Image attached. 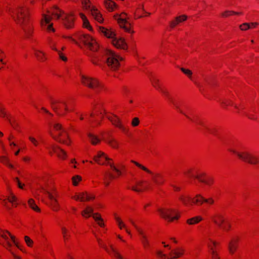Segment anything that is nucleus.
Segmentation results:
<instances>
[{"label": "nucleus", "instance_id": "20", "mask_svg": "<svg viewBox=\"0 0 259 259\" xmlns=\"http://www.w3.org/2000/svg\"><path fill=\"white\" fill-rule=\"evenodd\" d=\"M104 6L109 12H113L118 8L115 3L111 0H105Z\"/></svg>", "mask_w": 259, "mask_h": 259}, {"label": "nucleus", "instance_id": "54", "mask_svg": "<svg viewBox=\"0 0 259 259\" xmlns=\"http://www.w3.org/2000/svg\"><path fill=\"white\" fill-rule=\"evenodd\" d=\"M108 30V29L104 27H103V26L99 27V31H100V32H102V33L107 32Z\"/></svg>", "mask_w": 259, "mask_h": 259}, {"label": "nucleus", "instance_id": "11", "mask_svg": "<svg viewBox=\"0 0 259 259\" xmlns=\"http://www.w3.org/2000/svg\"><path fill=\"white\" fill-rule=\"evenodd\" d=\"M75 16L73 13L66 14L65 17L63 19V25L66 29H72L75 26Z\"/></svg>", "mask_w": 259, "mask_h": 259}, {"label": "nucleus", "instance_id": "2", "mask_svg": "<svg viewBox=\"0 0 259 259\" xmlns=\"http://www.w3.org/2000/svg\"><path fill=\"white\" fill-rule=\"evenodd\" d=\"M63 13L64 12L56 6L50 9L44 10L40 20L41 30L48 32H54L57 31V29L52 21L53 19H59Z\"/></svg>", "mask_w": 259, "mask_h": 259}, {"label": "nucleus", "instance_id": "44", "mask_svg": "<svg viewBox=\"0 0 259 259\" xmlns=\"http://www.w3.org/2000/svg\"><path fill=\"white\" fill-rule=\"evenodd\" d=\"M72 183L74 186H76L78 183L81 180V177L79 176H75L72 178Z\"/></svg>", "mask_w": 259, "mask_h": 259}, {"label": "nucleus", "instance_id": "42", "mask_svg": "<svg viewBox=\"0 0 259 259\" xmlns=\"http://www.w3.org/2000/svg\"><path fill=\"white\" fill-rule=\"evenodd\" d=\"M180 69L184 74H185L190 79H192V71L188 69H185V68H183V67L181 68Z\"/></svg>", "mask_w": 259, "mask_h": 259}, {"label": "nucleus", "instance_id": "43", "mask_svg": "<svg viewBox=\"0 0 259 259\" xmlns=\"http://www.w3.org/2000/svg\"><path fill=\"white\" fill-rule=\"evenodd\" d=\"M115 219L116 220L118 224V225L120 229H121L122 228L125 227V225L119 217H117L116 215H115Z\"/></svg>", "mask_w": 259, "mask_h": 259}, {"label": "nucleus", "instance_id": "35", "mask_svg": "<svg viewBox=\"0 0 259 259\" xmlns=\"http://www.w3.org/2000/svg\"><path fill=\"white\" fill-rule=\"evenodd\" d=\"M98 215V213H94L93 214V217L96 221L98 222V224L100 226L103 227L104 223H103V220L100 215L97 216Z\"/></svg>", "mask_w": 259, "mask_h": 259}, {"label": "nucleus", "instance_id": "55", "mask_svg": "<svg viewBox=\"0 0 259 259\" xmlns=\"http://www.w3.org/2000/svg\"><path fill=\"white\" fill-rule=\"evenodd\" d=\"M157 254L161 257H163L165 259H169V257H167L166 255L163 253L161 251H158L157 252Z\"/></svg>", "mask_w": 259, "mask_h": 259}, {"label": "nucleus", "instance_id": "45", "mask_svg": "<svg viewBox=\"0 0 259 259\" xmlns=\"http://www.w3.org/2000/svg\"><path fill=\"white\" fill-rule=\"evenodd\" d=\"M151 82L152 83L153 85L155 88H156V89L159 90V91L160 90V89H161V87L158 84V82H159L158 79H152V80H151Z\"/></svg>", "mask_w": 259, "mask_h": 259}, {"label": "nucleus", "instance_id": "24", "mask_svg": "<svg viewBox=\"0 0 259 259\" xmlns=\"http://www.w3.org/2000/svg\"><path fill=\"white\" fill-rule=\"evenodd\" d=\"M237 242L238 240L236 239L232 240L229 243L228 249L230 253L233 254L236 250L237 248Z\"/></svg>", "mask_w": 259, "mask_h": 259}, {"label": "nucleus", "instance_id": "4", "mask_svg": "<svg viewBox=\"0 0 259 259\" xmlns=\"http://www.w3.org/2000/svg\"><path fill=\"white\" fill-rule=\"evenodd\" d=\"M114 18L117 21L119 26L123 28L125 31L135 32L134 27L132 25L129 18L126 13L116 14L114 15Z\"/></svg>", "mask_w": 259, "mask_h": 259}, {"label": "nucleus", "instance_id": "37", "mask_svg": "<svg viewBox=\"0 0 259 259\" xmlns=\"http://www.w3.org/2000/svg\"><path fill=\"white\" fill-rule=\"evenodd\" d=\"M195 178L198 179L200 182L204 183L208 185H211L213 183V180L211 178H209L207 180H204L201 179L200 176H196Z\"/></svg>", "mask_w": 259, "mask_h": 259}, {"label": "nucleus", "instance_id": "52", "mask_svg": "<svg viewBox=\"0 0 259 259\" xmlns=\"http://www.w3.org/2000/svg\"><path fill=\"white\" fill-rule=\"evenodd\" d=\"M6 232L10 236V237H11V239L12 240L13 243L16 245V246L17 247L19 248L18 245L17 244V243L15 241V237L14 236L12 235L8 231L6 230Z\"/></svg>", "mask_w": 259, "mask_h": 259}, {"label": "nucleus", "instance_id": "7", "mask_svg": "<svg viewBox=\"0 0 259 259\" xmlns=\"http://www.w3.org/2000/svg\"><path fill=\"white\" fill-rule=\"evenodd\" d=\"M105 36L111 39L112 45L118 49L126 50L127 45L124 39L122 37L115 36V33H104Z\"/></svg>", "mask_w": 259, "mask_h": 259}, {"label": "nucleus", "instance_id": "31", "mask_svg": "<svg viewBox=\"0 0 259 259\" xmlns=\"http://www.w3.org/2000/svg\"><path fill=\"white\" fill-rule=\"evenodd\" d=\"M88 137L93 145H96L100 142V140L98 137L92 134L89 133L88 134Z\"/></svg>", "mask_w": 259, "mask_h": 259}, {"label": "nucleus", "instance_id": "14", "mask_svg": "<svg viewBox=\"0 0 259 259\" xmlns=\"http://www.w3.org/2000/svg\"><path fill=\"white\" fill-rule=\"evenodd\" d=\"M91 15L95 20L99 23H102L104 19L102 14L96 7H92L90 11Z\"/></svg>", "mask_w": 259, "mask_h": 259}, {"label": "nucleus", "instance_id": "3", "mask_svg": "<svg viewBox=\"0 0 259 259\" xmlns=\"http://www.w3.org/2000/svg\"><path fill=\"white\" fill-rule=\"evenodd\" d=\"M14 19L17 24L22 27L27 26L29 22L28 9L23 6L19 7L17 10L16 16H14Z\"/></svg>", "mask_w": 259, "mask_h": 259}, {"label": "nucleus", "instance_id": "34", "mask_svg": "<svg viewBox=\"0 0 259 259\" xmlns=\"http://www.w3.org/2000/svg\"><path fill=\"white\" fill-rule=\"evenodd\" d=\"M106 142L113 148L117 147L118 143L113 138L109 137L106 140Z\"/></svg>", "mask_w": 259, "mask_h": 259}, {"label": "nucleus", "instance_id": "63", "mask_svg": "<svg viewBox=\"0 0 259 259\" xmlns=\"http://www.w3.org/2000/svg\"><path fill=\"white\" fill-rule=\"evenodd\" d=\"M171 186L174 188V189L175 191H178L180 190V188L179 187H177V186H176L175 185H171Z\"/></svg>", "mask_w": 259, "mask_h": 259}, {"label": "nucleus", "instance_id": "57", "mask_svg": "<svg viewBox=\"0 0 259 259\" xmlns=\"http://www.w3.org/2000/svg\"><path fill=\"white\" fill-rule=\"evenodd\" d=\"M62 231L64 238L67 239V229L65 227H62Z\"/></svg>", "mask_w": 259, "mask_h": 259}, {"label": "nucleus", "instance_id": "16", "mask_svg": "<svg viewBox=\"0 0 259 259\" xmlns=\"http://www.w3.org/2000/svg\"><path fill=\"white\" fill-rule=\"evenodd\" d=\"M258 25L259 24L257 22L244 23L240 25L239 28L241 31H247L257 28Z\"/></svg>", "mask_w": 259, "mask_h": 259}, {"label": "nucleus", "instance_id": "21", "mask_svg": "<svg viewBox=\"0 0 259 259\" xmlns=\"http://www.w3.org/2000/svg\"><path fill=\"white\" fill-rule=\"evenodd\" d=\"M94 160L99 164H104L105 163L102 161L103 159L105 160H109L110 159L105 156V154L101 151H99L97 155L94 157Z\"/></svg>", "mask_w": 259, "mask_h": 259}, {"label": "nucleus", "instance_id": "58", "mask_svg": "<svg viewBox=\"0 0 259 259\" xmlns=\"http://www.w3.org/2000/svg\"><path fill=\"white\" fill-rule=\"evenodd\" d=\"M15 180L16 181V182L17 183V184H18V186L19 187V188H20V189H23V185H22L20 181L19 180L18 178H15Z\"/></svg>", "mask_w": 259, "mask_h": 259}, {"label": "nucleus", "instance_id": "15", "mask_svg": "<svg viewBox=\"0 0 259 259\" xmlns=\"http://www.w3.org/2000/svg\"><path fill=\"white\" fill-rule=\"evenodd\" d=\"M187 19V16L185 15H182L177 17L175 19L170 22L169 24V27L172 29L175 28L178 25H180Z\"/></svg>", "mask_w": 259, "mask_h": 259}, {"label": "nucleus", "instance_id": "49", "mask_svg": "<svg viewBox=\"0 0 259 259\" xmlns=\"http://www.w3.org/2000/svg\"><path fill=\"white\" fill-rule=\"evenodd\" d=\"M52 49L58 52V54L59 55V57H60V59H61L64 61H67V58L66 57L64 56L62 54V53H61L60 52V51H58L56 48H54L53 47H52Z\"/></svg>", "mask_w": 259, "mask_h": 259}, {"label": "nucleus", "instance_id": "46", "mask_svg": "<svg viewBox=\"0 0 259 259\" xmlns=\"http://www.w3.org/2000/svg\"><path fill=\"white\" fill-rule=\"evenodd\" d=\"M108 164L109 165H110L111 168L113 170H114L115 171H116L118 175L119 176V175H120L121 174V171L119 169L117 168L113 164H112V163H111L110 162H108Z\"/></svg>", "mask_w": 259, "mask_h": 259}, {"label": "nucleus", "instance_id": "39", "mask_svg": "<svg viewBox=\"0 0 259 259\" xmlns=\"http://www.w3.org/2000/svg\"><path fill=\"white\" fill-rule=\"evenodd\" d=\"M188 118H189V119H190L192 121H193L194 122H195L197 124H199L201 126H202V127H203L206 130H209V128L206 126L205 125V124H204V123L201 121V120H196V121L195 120H193L192 118H191L190 117H189L188 116H187L186 114L185 115Z\"/></svg>", "mask_w": 259, "mask_h": 259}, {"label": "nucleus", "instance_id": "17", "mask_svg": "<svg viewBox=\"0 0 259 259\" xmlns=\"http://www.w3.org/2000/svg\"><path fill=\"white\" fill-rule=\"evenodd\" d=\"M113 124L119 127L122 131L125 132L126 128L121 124L119 119L116 115H112L108 117Z\"/></svg>", "mask_w": 259, "mask_h": 259}, {"label": "nucleus", "instance_id": "6", "mask_svg": "<svg viewBox=\"0 0 259 259\" xmlns=\"http://www.w3.org/2000/svg\"><path fill=\"white\" fill-rule=\"evenodd\" d=\"M81 82L84 85L95 90L96 92H99L102 88V85L95 78L82 75Z\"/></svg>", "mask_w": 259, "mask_h": 259}, {"label": "nucleus", "instance_id": "64", "mask_svg": "<svg viewBox=\"0 0 259 259\" xmlns=\"http://www.w3.org/2000/svg\"><path fill=\"white\" fill-rule=\"evenodd\" d=\"M206 200H208V201L206 202L209 204H212L214 202L212 198L206 199Z\"/></svg>", "mask_w": 259, "mask_h": 259}, {"label": "nucleus", "instance_id": "47", "mask_svg": "<svg viewBox=\"0 0 259 259\" xmlns=\"http://www.w3.org/2000/svg\"><path fill=\"white\" fill-rule=\"evenodd\" d=\"M78 195L80 196L79 197H80V200L81 201H83L85 200H86V199H87V195H88V194H87V193L86 192L80 193Z\"/></svg>", "mask_w": 259, "mask_h": 259}, {"label": "nucleus", "instance_id": "27", "mask_svg": "<svg viewBox=\"0 0 259 259\" xmlns=\"http://www.w3.org/2000/svg\"><path fill=\"white\" fill-rule=\"evenodd\" d=\"M179 199L182 202V203L185 205H188L189 202L191 201L192 198L190 196H185L181 195L179 196Z\"/></svg>", "mask_w": 259, "mask_h": 259}, {"label": "nucleus", "instance_id": "28", "mask_svg": "<svg viewBox=\"0 0 259 259\" xmlns=\"http://www.w3.org/2000/svg\"><path fill=\"white\" fill-rule=\"evenodd\" d=\"M241 12H236L233 11H226L221 14L223 17L227 18L234 15H241Z\"/></svg>", "mask_w": 259, "mask_h": 259}, {"label": "nucleus", "instance_id": "19", "mask_svg": "<svg viewBox=\"0 0 259 259\" xmlns=\"http://www.w3.org/2000/svg\"><path fill=\"white\" fill-rule=\"evenodd\" d=\"M48 195L49 199L51 200V202L50 203V206L52 207L53 210L57 211L59 209V205L58 203L57 200L54 198L53 195L48 191H46Z\"/></svg>", "mask_w": 259, "mask_h": 259}, {"label": "nucleus", "instance_id": "29", "mask_svg": "<svg viewBox=\"0 0 259 259\" xmlns=\"http://www.w3.org/2000/svg\"><path fill=\"white\" fill-rule=\"evenodd\" d=\"M82 6L83 9L90 10V11H91L92 7H94L92 5L90 0H83L82 1Z\"/></svg>", "mask_w": 259, "mask_h": 259}, {"label": "nucleus", "instance_id": "5", "mask_svg": "<svg viewBox=\"0 0 259 259\" xmlns=\"http://www.w3.org/2000/svg\"><path fill=\"white\" fill-rule=\"evenodd\" d=\"M229 151L236 154L242 161L250 164L255 165L259 163V158L247 151L239 152L236 150L230 149Z\"/></svg>", "mask_w": 259, "mask_h": 259}, {"label": "nucleus", "instance_id": "9", "mask_svg": "<svg viewBox=\"0 0 259 259\" xmlns=\"http://www.w3.org/2000/svg\"><path fill=\"white\" fill-rule=\"evenodd\" d=\"M53 126H54V129L56 131L58 132V137H55V136H52L53 138L55 140H56L57 141H58L60 143L69 145V143L68 142H67L65 140L61 138V137L63 136L62 134L63 133H64L65 134V136L66 137V138H68V135H67V133L66 130L64 128H63L62 127V125L59 123H55Z\"/></svg>", "mask_w": 259, "mask_h": 259}, {"label": "nucleus", "instance_id": "51", "mask_svg": "<svg viewBox=\"0 0 259 259\" xmlns=\"http://www.w3.org/2000/svg\"><path fill=\"white\" fill-rule=\"evenodd\" d=\"M208 247L210 248V249L211 250V254H212V259H220L219 257L218 256V254H216L214 252V251L213 250V248L212 247H210V245L208 244Z\"/></svg>", "mask_w": 259, "mask_h": 259}, {"label": "nucleus", "instance_id": "30", "mask_svg": "<svg viewBox=\"0 0 259 259\" xmlns=\"http://www.w3.org/2000/svg\"><path fill=\"white\" fill-rule=\"evenodd\" d=\"M35 51V56L36 57L38 60L44 61L45 60L46 58L44 57L45 54L38 50H36L35 49H33Z\"/></svg>", "mask_w": 259, "mask_h": 259}, {"label": "nucleus", "instance_id": "38", "mask_svg": "<svg viewBox=\"0 0 259 259\" xmlns=\"http://www.w3.org/2000/svg\"><path fill=\"white\" fill-rule=\"evenodd\" d=\"M0 161L3 163L8 165L10 168H13V166L9 163V160L8 158L5 156H1L0 157Z\"/></svg>", "mask_w": 259, "mask_h": 259}, {"label": "nucleus", "instance_id": "13", "mask_svg": "<svg viewBox=\"0 0 259 259\" xmlns=\"http://www.w3.org/2000/svg\"><path fill=\"white\" fill-rule=\"evenodd\" d=\"M130 221L132 224V225L137 229L138 233L141 236V242L145 248H147L149 246L150 244L148 240L147 237L146 235L144 234L143 232L139 229L137 226L135 224L134 222L132 220H130Z\"/></svg>", "mask_w": 259, "mask_h": 259}, {"label": "nucleus", "instance_id": "1", "mask_svg": "<svg viewBox=\"0 0 259 259\" xmlns=\"http://www.w3.org/2000/svg\"><path fill=\"white\" fill-rule=\"evenodd\" d=\"M78 34L76 37L91 51L87 52V55L91 58L93 64L99 65L97 62L101 60V59L99 58V55L94 54L99 49V45L96 40L88 33ZM100 54L104 57L102 60L106 62L109 68L112 70L117 69L120 65L119 61L123 60L122 57L109 50H103Z\"/></svg>", "mask_w": 259, "mask_h": 259}, {"label": "nucleus", "instance_id": "25", "mask_svg": "<svg viewBox=\"0 0 259 259\" xmlns=\"http://www.w3.org/2000/svg\"><path fill=\"white\" fill-rule=\"evenodd\" d=\"M184 252V250L182 248H178L175 250H172V252L174 255L171 256L169 258L174 259L178 258L183 254ZM170 255H171V253H170Z\"/></svg>", "mask_w": 259, "mask_h": 259}, {"label": "nucleus", "instance_id": "10", "mask_svg": "<svg viewBox=\"0 0 259 259\" xmlns=\"http://www.w3.org/2000/svg\"><path fill=\"white\" fill-rule=\"evenodd\" d=\"M51 105L53 110L57 113L58 115H61V114L58 112V110L59 109V107L56 104L58 103H62L64 106V112L62 113V115H65L66 112L69 111H73L74 110L73 108L72 107H69L67 103L64 101H55L51 98Z\"/></svg>", "mask_w": 259, "mask_h": 259}, {"label": "nucleus", "instance_id": "48", "mask_svg": "<svg viewBox=\"0 0 259 259\" xmlns=\"http://www.w3.org/2000/svg\"><path fill=\"white\" fill-rule=\"evenodd\" d=\"M24 239L28 246H31L33 243V241L27 236H25Z\"/></svg>", "mask_w": 259, "mask_h": 259}, {"label": "nucleus", "instance_id": "60", "mask_svg": "<svg viewBox=\"0 0 259 259\" xmlns=\"http://www.w3.org/2000/svg\"><path fill=\"white\" fill-rule=\"evenodd\" d=\"M64 38H67V39H68L73 42H74L75 43L77 44V41L75 40V38H73L72 36H65L64 35L63 36Z\"/></svg>", "mask_w": 259, "mask_h": 259}, {"label": "nucleus", "instance_id": "26", "mask_svg": "<svg viewBox=\"0 0 259 259\" xmlns=\"http://www.w3.org/2000/svg\"><path fill=\"white\" fill-rule=\"evenodd\" d=\"M212 221L219 227H222V224L224 223L225 220L222 215L218 214L212 219Z\"/></svg>", "mask_w": 259, "mask_h": 259}, {"label": "nucleus", "instance_id": "23", "mask_svg": "<svg viewBox=\"0 0 259 259\" xmlns=\"http://www.w3.org/2000/svg\"><path fill=\"white\" fill-rule=\"evenodd\" d=\"M207 201H208V200H206L200 194H197L195 198H192L191 203H190V205H192L193 204H202L203 202Z\"/></svg>", "mask_w": 259, "mask_h": 259}, {"label": "nucleus", "instance_id": "59", "mask_svg": "<svg viewBox=\"0 0 259 259\" xmlns=\"http://www.w3.org/2000/svg\"><path fill=\"white\" fill-rule=\"evenodd\" d=\"M160 91L162 92L167 98L170 97L169 93L166 91L163 90L162 89H160Z\"/></svg>", "mask_w": 259, "mask_h": 259}, {"label": "nucleus", "instance_id": "56", "mask_svg": "<svg viewBox=\"0 0 259 259\" xmlns=\"http://www.w3.org/2000/svg\"><path fill=\"white\" fill-rule=\"evenodd\" d=\"M29 139L30 141L35 145L37 146L38 144L37 141L36 140V139L32 137H29Z\"/></svg>", "mask_w": 259, "mask_h": 259}, {"label": "nucleus", "instance_id": "33", "mask_svg": "<svg viewBox=\"0 0 259 259\" xmlns=\"http://www.w3.org/2000/svg\"><path fill=\"white\" fill-rule=\"evenodd\" d=\"M28 204H29V205L30 206V207L34 210L37 211V212L40 211V209L35 204V202L33 199H30L28 201Z\"/></svg>", "mask_w": 259, "mask_h": 259}, {"label": "nucleus", "instance_id": "50", "mask_svg": "<svg viewBox=\"0 0 259 259\" xmlns=\"http://www.w3.org/2000/svg\"><path fill=\"white\" fill-rule=\"evenodd\" d=\"M139 124V119L137 117H135L133 118V120H132V124L133 126H136L137 125H138Z\"/></svg>", "mask_w": 259, "mask_h": 259}, {"label": "nucleus", "instance_id": "62", "mask_svg": "<svg viewBox=\"0 0 259 259\" xmlns=\"http://www.w3.org/2000/svg\"><path fill=\"white\" fill-rule=\"evenodd\" d=\"M95 198V196H93V195H87V199L86 200L87 201H89L90 200H92V199H94Z\"/></svg>", "mask_w": 259, "mask_h": 259}, {"label": "nucleus", "instance_id": "8", "mask_svg": "<svg viewBox=\"0 0 259 259\" xmlns=\"http://www.w3.org/2000/svg\"><path fill=\"white\" fill-rule=\"evenodd\" d=\"M158 211L160 215L168 222H172L174 220H177L179 218V216L174 209L169 208L158 209Z\"/></svg>", "mask_w": 259, "mask_h": 259}, {"label": "nucleus", "instance_id": "40", "mask_svg": "<svg viewBox=\"0 0 259 259\" xmlns=\"http://www.w3.org/2000/svg\"><path fill=\"white\" fill-rule=\"evenodd\" d=\"M2 232H3V234H1L0 233V236L3 238L4 239H5L6 241H7V246L6 245H4L5 247H6L7 249L8 248V247H10L11 246V243L8 241V236L5 234V233H6V231H2Z\"/></svg>", "mask_w": 259, "mask_h": 259}, {"label": "nucleus", "instance_id": "32", "mask_svg": "<svg viewBox=\"0 0 259 259\" xmlns=\"http://www.w3.org/2000/svg\"><path fill=\"white\" fill-rule=\"evenodd\" d=\"M202 220L201 217L198 216L188 219L187 223L190 225L195 224Z\"/></svg>", "mask_w": 259, "mask_h": 259}, {"label": "nucleus", "instance_id": "36", "mask_svg": "<svg viewBox=\"0 0 259 259\" xmlns=\"http://www.w3.org/2000/svg\"><path fill=\"white\" fill-rule=\"evenodd\" d=\"M168 99L174 105V106L178 110L179 112H180L181 113H182L184 115H185V113L180 109L178 103L177 102H176L171 97H168Z\"/></svg>", "mask_w": 259, "mask_h": 259}, {"label": "nucleus", "instance_id": "12", "mask_svg": "<svg viewBox=\"0 0 259 259\" xmlns=\"http://www.w3.org/2000/svg\"><path fill=\"white\" fill-rule=\"evenodd\" d=\"M132 162L136 164L137 166L141 168L142 169L146 171V172L152 175L153 180L154 182L157 185H161L163 182V178L159 174H153L150 170H148L146 167L139 164L137 162L132 160Z\"/></svg>", "mask_w": 259, "mask_h": 259}, {"label": "nucleus", "instance_id": "61", "mask_svg": "<svg viewBox=\"0 0 259 259\" xmlns=\"http://www.w3.org/2000/svg\"><path fill=\"white\" fill-rule=\"evenodd\" d=\"M0 116L2 117H5L6 116V113L4 111V109L0 108Z\"/></svg>", "mask_w": 259, "mask_h": 259}, {"label": "nucleus", "instance_id": "53", "mask_svg": "<svg viewBox=\"0 0 259 259\" xmlns=\"http://www.w3.org/2000/svg\"><path fill=\"white\" fill-rule=\"evenodd\" d=\"M16 197L13 195H12L8 198V201L12 203H13L14 202L16 201Z\"/></svg>", "mask_w": 259, "mask_h": 259}, {"label": "nucleus", "instance_id": "22", "mask_svg": "<svg viewBox=\"0 0 259 259\" xmlns=\"http://www.w3.org/2000/svg\"><path fill=\"white\" fill-rule=\"evenodd\" d=\"M79 15L82 21L83 27L85 28H87L89 31H92V27L91 26L85 15L82 13H80Z\"/></svg>", "mask_w": 259, "mask_h": 259}, {"label": "nucleus", "instance_id": "18", "mask_svg": "<svg viewBox=\"0 0 259 259\" xmlns=\"http://www.w3.org/2000/svg\"><path fill=\"white\" fill-rule=\"evenodd\" d=\"M51 148L60 158L64 159L66 158V153L58 146L52 145Z\"/></svg>", "mask_w": 259, "mask_h": 259}, {"label": "nucleus", "instance_id": "41", "mask_svg": "<svg viewBox=\"0 0 259 259\" xmlns=\"http://www.w3.org/2000/svg\"><path fill=\"white\" fill-rule=\"evenodd\" d=\"M93 209L90 206H87L86 209L83 210L81 212V214L84 216L85 214H89L93 213Z\"/></svg>", "mask_w": 259, "mask_h": 259}]
</instances>
